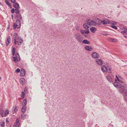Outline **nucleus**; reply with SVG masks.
<instances>
[{
    "instance_id": "20e7f679",
    "label": "nucleus",
    "mask_w": 127,
    "mask_h": 127,
    "mask_svg": "<svg viewBox=\"0 0 127 127\" xmlns=\"http://www.w3.org/2000/svg\"><path fill=\"white\" fill-rule=\"evenodd\" d=\"M86 22L89 25H96V23L90 19L87 20Z\"/></svg>"
},
{
    "instance_id": "4468645a",
    "label": "nucleus",
    "mask_w": 127,
    "mask_h": 127,
    "mask_svg": "<svg viewBox=\"0 0 127 127\" xmlns=\"http://www.w3.org/2000/svg\"><path fill=\"white\" fill-rule=\"evenodd\" d=\"M85 48L86 50L89 51H91L93 50L91 47L90 46H86L85 47Z\"/></svg>"
},
{
    "instance_id": "7c9ffc66",
    "label": "nucleus",
    "mask_w": 127,
    "mask_h": 127,
    "mask_svg": "<svg viewBox=\"0 0 127 127\" xmlns=\"http://www.w3.org/2000/svg\"><path fill=\"white\" fill-rule=\"evenodd\" d=\"M4 111H3L1 109H0V115H1L2 117V114H3Z\"/></svg>"
},
{
    "instance_id": "ea45409f",
    "label": "nucleus",
    "mask_w": 127,
    "mask_h": 127,
    "mask_svg": "<svg viewBox=\"0 0 127 127\" xmlns=\"http://www.w3.org/2000/svg\"><path fill=\"white\" fill-rule=\"evenodd\" d=\"M17 108H18L17 107V106H16L14 108V110L15 112H16L17 111V110H18Z\"/></svg>"
},
{
    "instance_id": "864d4df0",
    "label": "nucleus",
    "mask_w": 127,
    "mask_h": 127,
    "mask_svg": "<svg viewBox=\"0 0 127 127\" xmlns=\"http://www.w3.org/2000/svg\"><path fill=\"white\" fill-rule=\"evenodd\" d=\"M120 7V6L119 5H118V6H117V7H118V8H119V7Z\"/></svg>"
},
{
    "instance_id": "bb28decb",
    "label": "nucleus",
    "mask_w": 127,
    "mask_h": 127,
    "mask_svg": "<svg viewBox=\"0 0 127 127\" xmlns=\"http://www.w3.org/2000/svg\"><path fill=\"white\" fill-rule=\"evenodd\" d=\"M5 122L4 121L0 122V126L1 127H4V126Z\"/></svg>"
},
{
    "instance_id": "393cba45",
    "label": "nucleus",
    "mask_w": 127,
    "mask_h": 127,
    "mask_svg": "<svg viewBox=\"0 0 127 127\" xmlns=\"http://www.w3.org/2000/svg\"><path fill=\"white\" fill-rule=\"evenodd\" d=\"M16 52V48L15 47H13L12 50V54L13 56L15 54V52Z\"/></svg>"
},
{
    "instance_id": "79ce46f5",
    "label": "nucleus",
    "mask_w": 127,
    "mask_h": 127,
    "mask_svg": "<svg viewBox=\"0 0 127 127\" xmlns=\"http://www.w3.org/2000/svg\"><path fill=\"white\" fill-rule=\"evenodd\" d=\"M20 71V70L19 68H17L15 70V72H19Z\"/></svg>"
},
{
    "instance_id": "cd10ccee",
    "label": "nucleus",
    "mask_w": 127,
    "mask_h": 127,
    "mask_svg": "<svg viewBox=\"0 0 127 127\" xmlns=\"http://www.w3.org/2000/svg\"><path fill=\"white\" fill-rule=\"evenodd\" d=\"M88 23H85L83 25V26L84 28L85 29H88L89 28V27L88 25Z\"/></svg>"
},
{
    "instance_id": "4d7b16f0",
    "label": "nucleus",
    "mask_w": 127,
    "mask_h": 127,
    "mask_svg": "<svg viewBox=\"0 0 127 127\" xmlns=\"http://www.w3.org/2000/svg\"><path fill=\"white\" fill-rule=\"evenodd\" d=\"M12 17H13V15H12Z\"/></svg>"
},
{
    "instance_id": "473e14b6",
    "label": "nucleus",
    "mask_w": 127,
    "mask_h": 127,
    "mask_svg": "<svg viewBox=\"0 0 127 127\" xmlns=\"http://www.w3.org/2000/svg\"><path fill=\"white\" fill-rule=\"evenodd\" d=\"M111 24L112 25V26L116 25H117V23L115 22L112 21L111 22Z\"/></svg>"
},
{
    "instance_id": "72a5a7b5",
    "label": "nucleus",
    "mask_w": 127,
    "mask_h": 127,
    "mask_svg": "<svg viewBox=\"0 0 127 127\" xmlns=\"http://www.w3.org/2000/svg\"><path fill=\"white\" fill-rule=\"evenodd\" d=\"M5 3L6 4L8 5L9 7L10 8V7H11V5L9 3V2L8 1H5Z\"/></svg>"
},
{
    "instance_id": "5fc2aeb1",
    "label": "nucleus",
    "mask_w": 127,
    "mask_h": 127,
    "mask_svg": "<svg viewBox=\"0 0 127 127\" xmlns=\"http://www.w3.org/2000/svg\"><path fill=\"white\" fill-rule=\"evenodd\" d=\"M1 77H0V80H1Z\"/></svg>"
},
{
    "instance_id": "8fccbe9b",
    "label": "nucleus",
    "mask_w": 127,
    "mask_h": 127,
    "mask_svg": "<svg viewBox=\"0 0 127 127\" xmlns=\"http://www.w3.org/2000/svg\"><path fill=\"white\" fill-rule=\"evenodd\" d=\"M126 32L125 31L122 32V33L124 34Z\"/></svg>"
},
{
    "instance_id": "f03ea898",
    "label": "nucleus",
    "mask_w": 127,
    "mask_h": 127,
    "mask_svg": "<svg viewBox=\"0 0 127 127\" xmlns=\"http://www.w3.org/2000/svg\"><path fill=\"white\" fill-rule=\"evenodd\" d=\"M74 37L78 41L81 42L83 40L82 36L80 34L76 33L74 35Z\"/></svg>"
},
{
    "instance_id": "a211bd4d",
    "label": "nucleus",
    "mask_w": 127,
    "mask_h": 127,
    "mask_svg": "<svg viewBox=\"0 0 127 127\" xmlns=\"http://www.w3.org/2000/svg\"><path fill=\"white\" fill-rule=\"evenodd\" d=\"M20 75L22 76H24L25 75V71L23 69H21V70Z\"/></svg>"
},
{
    "instance_id": "4c0bfd02",
    "label": "nucleus",
    "mask_w": 127,
    "mask_h": 127,
    "mask_svg": "<svg viewBox=\"0 0 127 127\" xmlns=\"http://www.w3.org/2000/svg\"><path fill=\"white\" fill-rule=\"evenodd\" d=\"M21 97L22 98H23L24 97L25 93L23 92L21 94Z\"/></svg>"
},
{
    "instance_id": "a18cd8bd",
    "label": "nucleus",
    "mask_w": 127,
    "mask_h": 127,
    "mask_svg": "<svg viewBox=\"0 0 127 127\" xmlns=\"http://www.w3.org/2000/svg\"><path fill=\"white\" fill-rule=\"evenodd\" d=\"M14 39V43L15 45L16 44L17 42V39Z\"/></svg>"
},
{
    "instance_id": "aec40b11",
    "label": "nucleus",
    "mask_w": 127,
    "mask_h": 127,
    "mask_svg": "<svg viewBox=\"0 0 127 127\" xmlns=\"http://www.w3.org/2000/svg\"><path fill=\"white\" fill-rule=\"evenodd\" d=\"M82 43L86 44L89 45L90 44V42L88 40L86 39L82 41Z\"/></svg>"
},
{
    "instance_id": "1a4fd4ad",
    "label": "nucleus",
    "mask_w": 127,
    "mask_h": 127,
    "mask_svg": "<svg viewBox=\"0 0 127 127\" xmlns=\"http://www.w3.org/2000/svg\"><path fill=\"white\" fill-rule=\"evenodd\" d=\"M20 125V122L19 119H17L16 120V122L14 124L13 127H19Z\"/></svg>"
},
{
    "instance_id": "6e6d98bb",
    "label": "nucleus",
    "mask_w": 127,
    "mask_h": 127,
    "mask_svg": "<svg viewBox=\"0 0 127 127\" xmlns=\"http://www.w3.org/2000/svg\"><path fill=\"white\" fill-rule=\"evenodd\" d=\"M25 90H26L25 89V88L24 89V91H25Z\"/></svg>"
},
{
    "instance_id": "2eb2a0df",
    "label": "nucleus",
    "mask_w": 127,
    "mask_h": 127,
    "mask_svg": "<svg viewBox=\"0 0 127 127\" xmlns=\"http://www.w3.org/2000/svg\"><path fill=\"white\" fill-rule=\"evenodd\" d=\"M11 37L10 36H8L6 40L5 41L6 43L7 46L8 45V44L10 42Z\"/></svg>"
},
{
    "instance_id": "09e8293b",
    "label": "nucleus",
    "mask_w": 127,
    "mask_h": 127,
    "mask_svg": "<svg viewBox=\"0 0 127 127\" xmlns=\"http://www.w3.org/2000/svg\"><path fill=\"white\" fill-rule=\"evenodd\" d=\"M123 28L124 30V31H125L126 32H127V29L124 27Z\"/></svg>"
},
{
    "instance_id": "f704fd0d",
    "label": "nucleus",
    "mask_w": 127,
    "mask_h": 127,
    "mask_svg": "<svg viewBox=\"0 0 127 127\" xmlns=\"http://www.w3.org/2000/svg\"><path fill=\"white\" fill-rule=\"evenodd\" d=\"M18 36L17 33H14V39H17L16 37Z\"/></svg>"
},
{
    "instance_id": "5701e85b",
    "label": "nucleus",
    "mask_w": 127,
    "mask_h": 127,
    "mask_svg": "<svg viewBox=\"0 0 127 127\" xmlns=\"http://www.w3.org/2000/svg\"><path fill=\"white\" fill-rule=\"evenodd\" d=\"M26 107L25 106H23L21 109V111L22 113H24L26 111Z\"/></svg>"
},
{
    "instance_id": "e433bc0d",
    "label": "nucleus",
    "mask_w": 127,
    "mask_h": 127,
    "mask_svg": "<svg viewBox=\"0 0 127 127\" xmlns=\"http://www.w3.org/2000/svg\"><path fill=\"white\" fill-rule=\"evenodd\" d=\"M101 34L104 35L106 36L108 35V34L106 32H102L101 33Z\"/></svg>"
},
{
    "instance_id": "b1692460",
    "label": "nucleus",
    "mask_w": 127,
    "mask_h": 127,
    "mask_svg": "<svg viewBox=\"0 0 127 127\" xmlns=\"http://www.w3.org/2000/svg\"><path fill=\"white\" fill-rule=\"evenodd\" d=\"M16 17H17L18 19H20V20H22V18L21 15L19 14L16 15Z\"/></svg>"
},
{
    "instance_id": "412c9836",
    "label": "nucleus",
    "mask_w": 127,
    "mask_h": 127,
    "mask_svg": "<svg viewBox=\"0 0 127 127\" xmlns=\"http://www.w3.org/2000/svg\"><path fill=\"white\" fill-rule=\"evenodd\" d=\"M106 78L107 80L110 82H112V79L110 76L108 75L107 76Z\"/></svg>"
},
{
    "instance_id": "f3484780",
    "label": "nucleus",
    "mask_w": 127,
    "mask_h": 127,
    "mask_svg": "<svg viewBox=\"0 0 127 127\" xmlns=\"http://www.w3.org/2000/svg\"><path fill=\"white\" fill-rule=\"evenodd\" d=\"M20 83L23 85L25 83V78H21L20 79Z\"/></svg>"
},
{
    "instance_id": "4be33fe9",
    "label": "nucleus",
    "mask_w": 127,
    "mask_h": 127,
    "mask_svg": "<svg viewBox=\"0 0 127 127\" xmlns=\"http://www.w3.org/2000/svg\"><path fill=\"white\" fill-rule=\"evenodd\" d=\"M13 7L16 9H19L20 7L19 4L17 3H14Z\"/></svg>"
},
{
    "instance_id": "49530a36",
    "label": "nucleus",
    "mask_w": 127,
    "mask_h": 127,
    "mask_svg": "<svg viewBox=\"0 0 127 127\" xmlns=\"http://www.w3.org/2000/svg\"><path fill=\"white\" fill-rule=\"evenodd\" d=\"M11 2L14 3L16 2V0H11Z\"/></svg>"
},
{
    "instance_id": "c756f323",
    "label": "nucleus",
    "mask_w": 127,
    "mask_h": 127,
    "mask_svg": "<svg viewBox=\"0 0 127 127\" xmlns=\"http://www.w3.org/2000/svg\"><path fill=\"white\" fill-rule=\"evenodd\" d=\"M98 20L99 22L98 23H96V25H97L98 26H99V25L101 24H102V22H102V21L100 20V19H98Z\"/></svg>"
},
{
    "instance_id": "c03bdc74",
    "label": "nucleus",
    "mask_w": 127,
    "mask_h": 127,
    "mask_svg": "<svg viewBox=\"0 0 127 127\" xmlns=\"http://www.w3.org/2000/svg\"><path fill=\"white\" fill-rule=\"evenodd\" d=\"M15 11V9L14 8H12L11 10V11L12 13H14Z\"/></svg>"
},
{
    "instance_id": "37998d69",
    "label": "nucleus",
    "mask_w": 127,
    "mask_h": 127,
    "mask_svg": "<svg viewBox=\"0 0 127 127\" xmlns=\"http://www.w3.org/2000/svg\"><path fill=\"white\" fill-rule=\"evenodd\" d=\"M85 32V31L83 30H81L80 31V32L82 35L84 34V33Z\"/></svg>"
},
{
    "instance_id": "c9c22d12",
    "label": "nucleus",
    "mask_w": 127,
    "mask_h": 127,
    "mask_svg": "<svg viewBox=\"0 0 127 127\" xmlns=\"http://www.w3.org/2000/svg\"><path fill=\"white\" fill-rule=\"evenodd\" d=\"M18 9H15V12L16 14H18L19 12V10H18Z\"/></svg>"
},
{
    "instance_id": "6ab92c4d",
    "label": "nucleus",
    "mask_w": 127,
    "mask_h": 127,
    "mask_svg": "<svg viewBox=\"0 0 127 127\" xmlns=\"http://www.w3.org/2000/svg\"><path fill=\"white\" fill-rule=\"evenodd\" d=\"M108 41L110 42H116L117 41V40L113 38L110 37L108 39Z\"/></svg>"
},
{
    "instance_id": "2f4dec72",
    "label": "nucleus",
    "mask_w": 127,
    "mask_h": 127,
    "mask_svg": "<svg viewBox=\"0 0 127 127\" xmlns=\"http://www.w3.org/2000/svg\"><path fill=\"white\" fill-rule=\"evenodd\" d=\"M107 68V71L109 73H111L112 72V70H111V68L109 67H108Z\"/></svg>"
},
{
    "instance_id": "f8f14e48",
    "label": "nucleus",
    "mask_w": 127,
    "mask_h": 127,
    "mask_svg": "<svg viewBox=\"0 0 127 127\" xmlns=\"http://www.w3.org/2000/svg\"><path fill=\"white\" fill-rule=\"evenodd\" d=\"M9 110L8 109H7L4 111L3 114H2V117H5L7 115L9 114Z\"/></svg>"
},
{
    "instance_id": "c85d7f7f",
    "label": "nucleus",
    "mask_w": 127,
    "mask_h": 127,
    "mask_svg": "<svg viewBox=\"0 0 127 127\" xmlns=\"http://www.w3.org/2000/svg\"><path fill=\"white\" fill-rule=\"evenodd\" d=\"M21 117L22 118L24 119L26 118L27 115L24 114H22Z\"/></svg>"
},
{
    "instance_id": "9d476101",
    "label": "nucleus",
    "mask_w": 127,
    "mask_h": 127,
    "mask_svg": "<svg viewBox=\"0 0 127 127\" xmlns=\"http://www.w3.org/2000/svg\"><path fill=\"white\" fill-rule=\"evenodd\" d=\"M95 62L97 64L99 65H102L103 64L102 61L100 59H97Z\"/></svg>"
},
{
    "instance_id": "9b49d317",
    "label": "nucleus",
    "mask_w": 127,
    "mask_h": 127,
    "mask_svg": "<svg viewBox=\"0 0 127 127\" xmlns=\"http://www.w3.org/2000/svg\"><path fill=\"white\" fill-rule=\"evenodd\" d=\"M16 27L17 28H19L21 26V24L20 21L19 20H17L16 21Z\"/></svg>"
},
{
    "instance_id": "7ed1b4c3",
    "label": "nucleus",
    "mask_w": 127,
    "mask_h": 127,
    "mask_svg": "<svg viewBox=\"0 0 127 127\" xmlns=\"http://www.w3.org/2000/svg\"><path fill=\"white\" fill-rule=\"evenodd\" d=\"M15 55V57H12L13 58L14 62L16 63L18 61H19L21 60V59L19 54L17 52H16Z\"/></svg>"
},
{
    "instance_id": "de8ad7c7",
    "label": "nucleus",
    "mask_w": 127,
    "mask_h": 127,
    "mask_svg": "<svg viewBox=\"0 0 127 127\" xmlns=\"http://www.w3.org/2000/svg\"><path fill=\"white\" fill-rule=\"evenodd\" d=\"M13 27H14L13 29H15L16 27L15 25V24H14L13 25Z\"/></svg>"
},
{
    "instance_id": "3c124183",
    "label": "nucleus",
    "mask_w": 127,
    "mask_h": 127,
    "mask_svg": "<svg viewBox=\"0 0 127 127\" xmlns=\"http://www.w3.org/2000/svg\"><path fill=\"white\" fill-rule=\"evenodd\" d=\"M125 93L126 95L127 96V90L126 91Z\"/></svg>"
},
{
    "instance_id": "a878e982",
    "label": "nucleus",
    "mask_w": 127,
    "mask_h": 127,
    "mask_svg": "<svg viewBox=\"0 0 127 127\" xmlns=\"http://www.w3.org/2000/svg\"><path fill=\"white\" fill-rule=\"evenodd\" d=\"M27 103V101L26 100L24 99L23 100V102L22 103V105L23 106H25L26 105Z\"/></svg>"
},
{
    "instance_id": "dca6fc26",
    "label": "nucleus",
    "mask_w": 127,
    "mask_h": 127,
    "mask_svg": "<svg viewBox=\"0 0 127 127\" xmlns=\"http://www.w3.org/2000/svg\"><path fill=\"white\" fill-rule=\"evenodd\" d=\"M90 29L91 32L93 33L95 32L97 30L94 27H91Z\"/></svg>"
},
{
    "instance_id": "39448f33",
    "label": "nucleus",
    "mask_w": 127,
    "mask_h": 127,
    "mask_svg": "<svg viewBox=\"0 0 127 127\" xmlns=\"http://www.w3.org/2000/svg\"><path fill=\"white\" fill-rule=\"evenodd\" d=\"M122 89H119V90L120 91L121 90L120 92L122 93H123L124 92V91L125 90L127 89V85L126 84H122Z\"/></svg>"
},
{
    "instance_id": "ddd939ff",
    "label": "nucleus",
    "mask_w": 127,
    "mask_h": 127,
    "mask_svg": "<svg viewBox=\"0 0 127 127\" xmlns=\"http://www.w3.org/2000/svg\"><path fill=\"white\" fill-rule=\"evenodd\" d=\"M101 70L103 72H106L107 70V67L104 65H102V66Z\"/></svg>"
},
{
    "instance_id": "6e6552de",
    "label": "nucleus",
    "mask_w": 127,
    "mask_h": 127,
    "mask_svg": "<svg viewBox=\"0 0 127 127\" xmlns=\"http://www.w3.org/2000/svg\"><path fill=\"white\" fill-rule=\"evenodd\" d=\"M102 24L105 25L106 24H108L110 23V22L109 20L107 19H105V20L102 21Z\"/></svg>"
},
{
    "instance_id": "603ef678",
    "label": "nucleus",
    "mask_w": 127,
    "mask_h": 127,
    "mask_svg": "<svg viewBox=\"0 0 127 127\" xmlns=\"http://www.w3.org/2000/svg\"><path fill=\"white\" fill-rule=\"evenodd\" d=\"M124 36L125 38H127V36L126 35H124Z\"/></svg>"
},
{
    "instance_id": "0eeeda50",
    "label": "nucleus",
    "mask_w": 127,
    "mask_h": 127,
    "mask_svg": "<svg viewBox=\"0 0 127 127\" xmlns=\"http://www.w3.org/2000/svg\"><path fill=\"white\" fill-rule=\"evenodd\" d=\"M23 39L20 37H18L17 40V44L18 45H21L23 42Z\"/></svg>"
},
{
    "instance_id": "423d86ee",
    "label": "nucleus",
    "mask_w": 127,
    "mask_h": 127,
    "mask_svg": "<svg viewBox=\"0 0 127 127\" xmlns=\"http://www.w3.org/2000/svg\"><path fill=\"white\" fill-rule=\"evenodd\" d=\"M91 55L93 58L95 59H97L99 57V55L98 54L95 52L92 53Z\"/></svg>"
},
{
    "instance_id": "58836bf2",
    "label": "nucleus",
    "mask_w": 127,
    "mask_h": 127,
    "mask_svg": "<svg viewBox=\"0 0 127 127\" xmlns=\"http://www.w3.org/2000/svg\"><path fill=\"white\" fill-rule=\"evenodd\" d=\"M115 25L114 26H111V27L113 29H114L116 30H117V27L115 26Z\"/></svg>"
},
{
    "instance_id": "a19ab883",
    "label": "nucleus",
    "mask_w": 127,
    "mask_h": 127,
    "mask_svg": "<svg viewBox=\"0 0 127 127\" xmlns=\"http://www.w3.org/2000/svg\"><path fill=\"white\" fill-rule=\"evenodd\" d=\"M90 32L88 30H87V31H85L84 33L86 34H88Z\"/></svg>"
},
{
    "instance_id": "f257e3e1",
    "label": "nucleus",
    "mask_w": 127,
    "mask_h": 127,
    "mask_svg": "<svg viewBox=\"0 0 127 127\" xmlns=\"http://www.w3.org/2000/svg\"><path fill=\"white\" fill-rule=\"evenodd\" d=\"M115 76V82H114L113 84L114 86L118 88H120L122 86V85L121 83L123 84L124 82L121 80H120L117 75H116Z\"/></svg>"
}]
</instances>
